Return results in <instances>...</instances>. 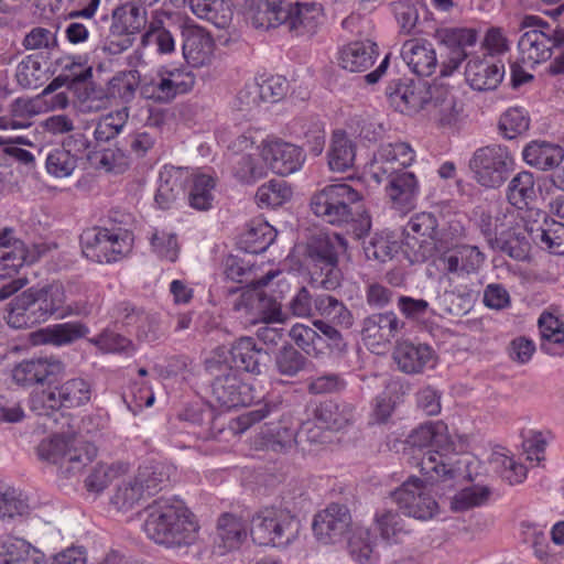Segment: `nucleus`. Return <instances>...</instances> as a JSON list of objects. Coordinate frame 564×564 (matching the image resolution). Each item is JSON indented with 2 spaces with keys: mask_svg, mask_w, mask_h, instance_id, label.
<instances>
[{
  "mask_svg": "<svg viewBox=\"0 0 564 564\" xmlns=\"http://www.w3.org/2000/svg\"><path fill=\"white\" fill-rule=\"evenodd\" d=\"M456 449L443 421L426 422L411 432L403 444L402 458L416 465L426 479L410 477L392 492L393 501L405 516L429 521L438 514L440 506L433 494L442 489L441 484L456 477V469L443 460V455Z\"/></svg>",
  "mask_w": 564,
  "mask_h": 564,
  "instance_id": "obj_1",
  "label": "nucleus"
},
{
  "mask_svg": "<svg viewBox=\"0 0 564 564\" xmlns=\"http://www.w3.org/2000/svg\"><path fill=\"white\" fill-rule=\"evenodd\" d=\"M324 10L316 1L267 0L252 14L257 28L285 25L296 35H312L323 21Z\"/></svg>",
  "mask_w": 564,
  "mask_h": 564,
  "instance_id": "obj_2",
  "label": "nucleus"
},
{
  "mask_svg": "<svg viewBox=\"0 0 564 564\" xmlns=\"http://www.w3.org/2000/svg\"><path fill=\"white\" fill-rule=\"evenodd\" d=\"M144 531L154 542L173 546L195 541L198 525L182 501L159 500L150 507Z\"/></svg>",
  "mask_w": 564,
  "mask_h": 564,
  "instance_id": "obj_3",
  "label": "nucleus"
},
{
  "mask_svg": "<svg viewBox=\"0 0 564 564\" xmlns=\"http://www.w3.org/2000/svg\"><path fill=\"white\" fill-rule=\"evenodd\" d=\"M521 34L518 43L521 62L534 67L551 59L547 73L564 74V45L551 35L549 22L538 15H525L521 22Z\"/></svg>",
  "mask_w": 564,
  "mask_h": 564,
  "instance_id": "obj_4",
  "label": "nucleus"
},
{
  "mask_svg": "<svg viewBox=\"0 0 564 564\" xmlns=\"http://www.w3.org/2000/svg\"><path fill=\"white\" fill-rule=\"evenodd\" d=\"M362 195L347 183L324 186L313 194L311 209L316 217L332 225L348 224L356 214L360 215V229L355 236L361 238L370 228V219L364 216Z\"/></svg>",
  "mask_w": 564,
  "mask_h": 564,
  "instance_id": "obj_5",
  "label": "nucleus"
},
{
  "mask_svg": "<svg viewBox=\"0 0 564 564\" xmlns=\"http://www.w3.org/2000/svg\"><path fill=\"white\" fill-rule=\"evenodd\" d=\"M260 161L242 159L236 169V176L246 183L254 182L270 170L278 175H290L299 171L305 161L303 150L276 137H268L258 149Z\"/></svg>",
  "mask_w": 564,
  "mask_h": 564,
  "instance_id": "obj_6",
  "label": "nucleus"
},
{
  "mask_svg": "<svg viewBox=\"0 0 564 564\" xmlns=\"http://www.w3.org/2000/svg\"><path fill=\"white\" fill-rule=\"evenodd\" d=\"M350 524L349 510L345 506L334 503L315 516L313 531L323 544H336L343 540L345 533L349 532L350 555L356 562L365 563L372 555V546L368 541L369 531L359 528L349 530Z\"/></svg>",
  "mask_w": 564,
  "mask_h": 564,
  "instance_id": "obj_7",
  "label": "nucleus"
},
{
  "mask_svg": "<svg viewBox=\"0 0 564 564\" xmlns=\"http://www.w3.org/2000/svg\"><path fill=\"white\" fill-rule=\"evenodd\" d=\"M63 365L57 360H37V384L42 388L43 408L55 410L74 408L90 400V387L84 379H73L61 387Z\"/></svg>",
  "mask_w": 564,
  "mask_h": 564,
  "instance_id": "obj_8",
  "label": "nucleus"
},
{
  "mask_svg": "<svg viewBox=\"0 0 564 564\" xmlns=\"http://www.w3.org/2000/svg\"><path fill=\"white\" fill-rule=\"evenodd\" d=\"M346 250L345 240L336 234L314 238L307 248L304 268L314 283L327 290L336 289L340 283V270L337 257Z\"/></svg>",
  "mask_w": 564,
  "mask_h": 564,
  "instance_id": "obj_9",
  "label": "nucleus"
},
{
  "mask_svg": "<svg viewBox=\"0 0 564 564\" xmlns=\"http://www.w3.org/2000/svg\"><path fill=\"white\" fill-rule=\"evenodd\" d=\"M299 528V521L286 509L267 507L253 514L250 536L258 545L279 547L289 544Z\"/></svg>",
  "mask_w": 564,
  "mask_h": 564,
  "instance_id": "obj_10",
  "label": "nucleus"
},
{
  "mask_svg": "<svg viewBox=\"0 0 564 564\" xmlns=\"http://www.w3.org/2000/svg\"><path fill=\"white\" fill-rule=\"evenodd\" d=\"M195 85V76L182 67H159L141 84L143 98L155 102H170L177 96L189 93Z\"/></svg>",
  "mask_w": 564,
  "mask_h": 564,
  "instance_id": "obj_11",
  "label": "nucleus"
},
{
  "mask_svg": "<svg viewBox=\"0 0 564 564\" xmlns=\"http://www.w3.org/2000/svg\"><path fill=\"white\" fill-rule=\"evenodd\" d=\"M414 160L415 151L405 142L382 144L364 167L360 178L368 186H377L389 174L410 166Z\"/></svg>",
  "mask_w": 564,
  "mask_h": 564,
  "instance_id": "obj_12",
  "label": "nucleus"
},
{
  "mask_svg": "<svg viewBox=\"0 0 564 564\" xmlns=\"http://www.w3.org/2000/svg\"><path fill=\"white\" fill-rule=\"evenodd\" d=\"M131 248V238L121 230L106 228L86 231L82 237L83 254L98 263L116 262Z\"/></svg>",
  "mask_w": 564,
  "mask_h": 564,
  "instance_id": "obj_13",
  "label": "nucleus"
},
{
  "mask_svg": "<svg viewBox=\"0 0 564 564\" xmlns=\"http://www.w3.org/2000/svg\"><path fill=\"white\" fill-rule=\"evenodd\" d=\"M429 105L432 126L442 133L453 134L465 126L464 104L451 88L443 85L433 86Z\"/></svg>",
  "mask_w": 564,
  "mask_h": 564,
  "instance_id": "obj_14",
  "label": "nucleus"
},
{
  "mask_svg": "<svg viewBox=\"0 0 564 564\" xmlns=\"http://www.w3.org/2000/svg\"><path fill=\"white\" fill-rule=\"evenodd\" d=\"M276 275L275 272L268 273L262 280L257 281L253 288L248 289L241 295L238 310L242 306L248 313V321L252 324L258 322L274 323L282 322L280 296L269 295L272 290L269 282Z\"/></svg>",
  "mask_w": 564,
  "mask_h": 564,
  "instance_id": "obj_15",
  "label": "nucleus"
},
{
  "mask_svg": "<svg viewBox=\"0 0 564 564\" xmlns=\"http://www.w3.org/2000/svg\"><path fill=\"white\" fill-rule=\"evenodd\" d=\"M512 164V156L506 148L500 145L478 149L469 163L477 181L482 186L491 188L498 187L503 183Z\"/></svg>",
  "mask_w": 564,
  "mask_h": 564,
  "instance_id": "obj_16",
  "label": "nucleus"
},
{
  "mask_svg": "<svg viewBox=\"0 0 564 564\" xmlns=\"http://www.w3.org/2000/svg\"><path fill=\"white\" fill-rule=\"evenodd\" d=\"M265 356V351L261 346L257 345L252 337H241L232 344L229 350L218 348L214 352V357L206 362L209 369L215 366L226 365L229 368L258 373L260 371V364Z\"/></svg>",
  "mask_w": 564,
  "mask_h": 564,
  "instance_id": "obj_17",
  "label": "nucleus"
},
{
  "mask_svg": "<svg viewBox=\"0 0 564 564\" xmlns=\"http://www.w3.org/2000/svg\"><path fill=\"white\" fill-rule=\"evenodd\" d=\"M430 94L431 89L411 79L393 80L386 89L389 106L408 117H414L425 109L430 104Z\"/></svg>",
  "mask_w": 564,
  "mask_h": 564,
  "instance_id": "obj_18",
  "label": "nucleus"
},
{
  "mask_svg": "<svg viewBox=\"0 0 564 564\" xmlns=\"http://www.w3.org/2000/svg\"><path fill=\"white\" fill-rule=\"evenodd\" d=\"M436 226V219L430 213H420L411 218L405 243L410 250H404L410 262H423L432 256Z\"/></svg>",
  "mask_w": 564,
  "mask_h": 564,
  "instance_id": "obj_19",
  "label": "nucleus"
},
{
  "mask_svg": "<svg viewBox=\"0 0 564 564\" xmlns=\"http://www.w3.org/2000/svg\"><path fill=\"white\" fill-rule=\"evenodd\" d=\"M393 360L400 371L415 375L434 369L438 364V356L427 344L402 340L393 350Z\"/></svg>",
  "mask_w": 564,
  "mask_h": 564,
  "instance_id": "obj_20",
  "label": "nucleus"
},
{
  "mask_svg": "<svg viewBox=\"0 0 564 564\" xmlns=\"http://www.w3.org/2000/svg\"><path fill=\"white\" fill-rule=\"evenodd\" d=\"M37 312L42 315H55L56 318H65L73 314L87 313L85 304L67 300L63 285L53 283L37 292Z\"/></svg>",
  "mask_w": 564,
  "mask_h": 564,
  "instance_id": "obj_21",
  "label": "nucleus"
},
{
  "mask_svg": "<svg viewBox=\"0 0 564 564\" xmlns=\"http://www.w3.org/2000/svg\"><path fill=\"white\" fill-rule=\"evenodd\" d=\"M43 456L55 464L67 462H90L95 458L97 449L93 444L79 441L77 437L55 436L50 441L48 448L43 446Z\"/></svg>",
  "mask_w": 564,
  "mask_h": 564,
  "instance_id": "obj_22",
  "label": "nucleus"
},
{
  "mask_svg": "<svg viewBox=\"0 0 564 564\" xmlns=\"http://www.w3.org/2000/svg\"><path fill=\"white\" fill-rule=\"evenodd\" d=\"M247 536L246 524L241 518L230 513L223 514L218 519L214 538V555L223 556L239 550Z\"/></svg>",
  "mask_w": 564,
  "mask_h": 564,
  "instance_id": "obj_23",
  "label": "nucleus"
},
{
  "mask_svg": "<svg viewBox=\"0 0 564 564\" xmlns=\"http://www.w3.org/2000/svg\"><path fill=\"white\" fill-rule=\"evenodd\" d=\"M289 84L285 77L272 75L261 82L252 80L238 93L239 100L245 105H256L259 101L276 102L288 93Z\"/></svg>",
  "mask_w": 564,
  "mask_h": 564,
  "instance_id": "obj_24",
  "label": "nucleus"
},
{
  "mask_svg": "<svg viewBox=\"0 0 564 564\" xmlns=\"http://www.w3.org/2000/svg\"><path fill=\"white\" fill-rule=\"evenodd\" d=\"M187 181L188 203L199 210L209 209L215 197L217 177L210 169H196L185 174Z\"/></svg>",
  "mask_w": 564,
  "mask_h": 564,
  "instance_id": "obj_25",
  "label": "nucleus"
},
{
  "mask_svg": "<svg viewBox=\"0 0 564 564\" xmlns=\"http://www.w3.org/2000/svg\"><path fill=\"white\" fill-rule=\"evenodd\" d=\"M401 55L409 68L419 76H430L437 67L436 51L425 40L406 41L402 46Z\"/></svg>",
  "mask_w": 564,
  "mask_h": 564,
  "instance_id": "obj_26",
  "label": "nucleus"
},
{
  "mask_svg": "<svg viewBox=\"0 0 564 564\" xmlns=\"http://www.w3.org/2000/svg\"><path fill=\"white\" fill-rule=\"evenodd\" d=\"M183 55L193 67H200L210 62L214 41L200 26L188 25L183 31Z\"/></svg>",
  "mask_w": 564,
  "mask_h": 564,
  "instance_id": "obj_27",
  "label": "nucleus"
},
{
  "mask_svg": "<svg viewBox=\"0 0 564 564\" xmlns=\"http://www.w3.org/2000/svg\"><path fill=\"white\" fill-rule=\"evenodd\" d=\"M378 56L377 44L367 41H354L338 51L337 61L341 68L349 72H365Z\"/></svg>",
  "mask_w": 564,
  "mask_h": 564,
  "instance_id": "obj_28",
  "label": "nucleus"
},
{
  "mask_svg": "<svg viewBox=\"0 0 564 564\" xmlns=\"http://www.w3.org/2000/svg\"><path fill=\"white\" fill-rule=\"evenodd\" d=\"M25 243L12 237V230L4 228L0 234V279H10L26 262Z\"/></svg>",
  "mask_w": 564,
  "mask_h": 564,
  "instance_id": "obj_29",
  "label": "nucleus"
},
{
  "mask_svg": "<svg viewBox=\"0 0 564 564\" xmlns=\"http://www.w3.org/2000/svg\"><path fill=\"white\" fill-rule=\"evenodd\" d=\"M419 193V181L410 172L397 175L387 186V195L393 207L402 213H408L415 207Z\"/></svg>",
  "mask_w": 564,
  "mask_h": 564,
  "instance_id": "obj_30",
  "label": "nucleus"
},
{
  "mask_svg": "<svg viewBox=\"0 0 564 564\" xmlns=\"http://www.w3.org/2000/svg\"><path fill=\"white\" fill-rule=\"evenodd\" d=\"M478 33L473 28L457 26V28H440L435 32V39L449 50L454 52L452 62L453 68L466 58L465 50L476 44Z\"/></svg>",
  "mask_w": 564,
  "mask_h": 564,
  "instance_id": "obj_31",
  "label": "nucleus"
},
{
  "mask_svg": "<svg viewBox=\"0 0 564 564\" xmlns=\"http://www.w3.org/2000/svg\"><path fill=\"white\" fill-rule=\"evenodd\" d=\"M505 66L502 63L486 61H469L466 66V79L476 90L495 89L502 80Z\"/></svg>",
  "mask_w": 564,
  "mask_h": 564,
  "instance_id": "obj_32",
  "label": "nucleus"
},
{
  "mask_svg": "<svg viewBox=\"0 0 564 564\" xmlns=\"http://www.w3.org/2000/svg\"><path fill=\"white\" fill-rule=\"evenodd\" d=\"M187 169L164 166L160 171L159 185L155 193V204L159 208L170 209L181 192Z\"/></svg>",
  "mask_w": 564,
  "mask_h": 564,
  "instance_id": "obj_33",
  "label": "nucleus"
},
{
  "mask_svg": "<svg viewBox=\"0 0 564 564\" xmlns=\"http://www.w3.org/2000/svg\"><path fill=\"white\" fill-rule=\"evenodd\" d=\"M522 158L531 166L547 170L562 163L564 151L558 144L534 140L524 147Z\"/></svg>",
  "mask_w": 564,
  "mask_h": 564,
  "instance_id": "obj_34",
  "label": "nucleus"
},
{
  "mask_svg": "<svg viewBox=\"0 0 564 564\" xmlns=\"http://www.w3.org/2000/svg\"><path fill=\"white\" fill-rule=\"evenodd\" d=\"M402 234L398 231L381 230L376 232L364 247L369 260L387 262L402 249Z\"/></svg>",
  "mask_w": 564,
  "mask_h": 564,
  "instance_id": "obj_35",
  "label": "nucleus"
},
{
  "mask_svg": "<svg viewBox=\"0 0 564 564\" xmlns=\"http://www.w3.org/2000/svg\"><path fill=\"white\" fill-rule=\"evenodd\" d=\"M538 192L534 175L531 172L522 171L509 182L506 196L512 206L524 209L535 202Z\"/></svg>",
  "mask_w": 564,
  "mask_h": 564,
  "instance_id": "obj_36",
  "label": "nucleus"
},
{
  "mask_svg": "<svg viewBox=\"0 0 564 564\" xmlns=\"http://www.w3.org/2000/svg\"><path fill=\"white\" fill-rule=\"evenodd\" d=\"M275 229L263 219L252 220L246 231L240 236L241 249L250 253L264 251L275 239Z\"/></svg>",
  "mask_w": 564,
  "mask_h": 564,
  "instance_id": "obj_37",
  "label": "nucleus"
},
{
  "mask_svg": "<svg viewBox=\"0 0 564 564\" xmlns=\"http://www.w3.org/2000/svg\"><path fill=\"white\" fill-rule=\"evenodd\" d=\"M542 336V349L552 356L564 355V323L551 313H543L539 318Z\"/></svg>",
  "mask_w": 564,
  "mask_h": 564,
  "instance_id": "obj_38",
  "label": "nucleus"
},
{
  "mask_svg": "<svg viewBox=\"0 0 564 564\" xmlns=\"http://www.w3.org/2000/svg\"><path fill=\"white\" fill-rule=\"evenodd\" d=\"M169 18L165 11H154L149 28L142 36L143 45L155 44L159 54H171L175 51V41L171 32L164 28L165 20Z\"/></svg>",
  "mask_w": 564,
  "mask_h": 564,
  "instance_id": "obj_39",
  "label": "nucleus"
},
{
  "mask_svg": "<svg viewBox=\"0 0 564 564\" xmlns=\"http://www.w3.org/2000/svg\"><path fill=\"white\" fill-rule=\"evenodd\" d=\"M530 235L541 248L554 254H564V224L543 214L542 227L536 230L530 228Z\"/></svg>",
  "mask_w": 564,
  "mask_h": 564,
  "instance_id": "obj_40",
  "label": "nucleus"
},
{
  "mask_svg": "<svg viewBox=\"0 0 564 564\" xmlns=\"http://www.w3.org/2000/svg\"><path fill=\"white\" fill-rule=\"evenodd\" d=\"M328 165L334 172H345L354 165L355 147L343 131H335L328 151Z\"/></svg>",
  "mask_w": 564,
  "mask_h": 564,
  "instance_id": "obj_41",
  "label": "nucleus"
},
{
  "mask_svg": "<svg viewBox=\"0 0 564 564\" xmlns=\"http://www.w3.org/2000/svg\"><path fill=\"white\" fill-rule=\"evenodd\" d=\"M31 507L24 492L12 486H0V518L19 519L29 517Z\"/></svg>",
  "mask_w": 564,
  "mask_h": 564,
  "instance_id": "obj_42",
  "label": "nucleus"
},
{
  "mask_svg": "<svg viewBox=\"0 0 564 564\" xmlns=\"http://www.w3.org/2000/svg\"><path fill=\"white\" fill-rule=\"evenodd\" d=\"M88 333L80 323H63L37 329V344H52L62 346L69 344Z\"/></svg>",
  "mask_w": 564,
  "mask_h": 564,
  "instance_id": "obj_43",
  "label": "nucleus"
},
{
  "mask_svg": "<svg viewBox=\"0 0 564 564\" xmlns=\"http://www.w3.org/2000/svg\"><path fill=\"white\" fill-rule=\"evenodd\" d=\"M35 291L28 289L17 296L8 314V324L13 328H26L35 324Z\"/></svg>",
  "mask_w": 564,
  "mask_h": 564,
  "instance_id": "obj_44",
  "label": "nucleus"
},
{
  "mask_svg": "<svg viewBox=\"0 0 564 564\" xmlns=\"http://www.w3.org/2000/svg\"><path fill=\"white\" fill-rule=\"evenodd\" d=\"M194 14L217 28H226L232 19L231 7L225 0H189Z\"/></svg>",
  "mask_w": 564,
  "mask_h": 564,
  "instance_id": "obj_45",
  "label": "nucleus"
},
{
  "mask_svg": "<svg viewBox=\"0 0 564 564\" xmlns=\"http://www.w3.org/2000/svg\"><path fill=\"white\" fill-rule=\"evenodd\" d=\"M147 24V12L144 9L124 4L113 12V30L119 34H135Z\"/></svg>",
  "mask_w": 564,
  "mask_h": 564,
  "instance_id": "obj_46",
  "label": "nucleus"
},
{
  "mask_svg": "<svg viewBox=\"0 0 564 564\" xmlns=\"http://www.w3.org/2000/svg\"><path fill=\"white\" fill-rule=\"evenodd\" d=\"M484 260V254L476 247L462 246L453 254L444 258V263L449 272L465 271L469 273L477 271Z\"/></svg>",
  "mask_w": 564,
  "mask_h": 564,
  "instance_id": "obj_47",
  "label": "nucleus"
},
{
  "mask_svg": "<svg viewBox=\"0 0 564 564\" xmlns=\"http://www.w3.org/2000/svg\"><path fill=\"white\" fill-rule=\"evenodd\" d=\"M530 116L521 107H510L499 118V130L507 139H514L525 133L530 128Z\"/></svg>",
  "mask_w": 564,
  "mask_h": 564,
  "instance_id": "obj_48",
  "label": "nucleus"
},
{
  "mask_svg": "<svg viewBox=\"0 0 564 564\" xmlns=\"http://www.w3.org/2000/svg\"><path fill=\"white\" fill-rule=\"evenodd\" d=\"M490 490L482 485H473L457 491L451 500L453 511H466L486 505L490 498Z\"/></svg>",
  "mask_w": 564,
  "mask_h": 564,
  "instance_id": "obj_49",
  "label": "nucleus"
},
{
  "mask_svg": "<svg viewBox=\"0 0 564 564\" xmlns=\"http://www.w3.org/2000/svg\"><path fill=\"white\" fill-rule=\"evenodd\" d=\"M491 464L499 469L510 485L520 484L527 478V468L517 463L506 448H499L492 453Z\"/></svg>",
  "mask_w": 564,
  "mask_h": 564,
  "instance_id": "obj_50",
  "label": "nucleus"
},
{
  "mask_svg": "<svg viewBox=\"0 0 564 564\" xmlns=\"http://www.w3.org/2000/svg\"><path fill=\"white\" fill-rule=\"evenodd\" d=\"M293 195L292 188L284 181H270L259 187L257 203L260 207H279L289 202Z\"/></svg>",
  "mask_w": 564,
  "mask_h": 564,
  "instance_id": "obj_51",
  "label": "nucleus"
},
{
  "mask_svg": "<svg viewBox=\"0 0 564 564\" xmlns=\"http://www.w3.org/2000/svg\"><path fill=\"white\" fill-rule=\"evenodd\" d=\"M315 306L323 316L333 319L338 325L346 328L352 325L351 313L336 299L332 296H321L316 300Z\"/></svg>",
  "mask_w": 564,
  "mask_h": 564,
  "instance_id": "obj_52",
  "label": "nucleus"
},
{
  "mask_svg": "<svg viewBox=\"0 0 564 564\" xmlns=\"http://www.w3.org/2000/svg\"><path fill=\"white\" fill-rule=\"evenodd\" d=\"M76 166V158L65 148L55 149L46 159L47 172L56 177L69 176Z\"/></svg>",
  "mask_w": 564,
  "mask_h": 564,
  "instance_id": "obj_53",
  "label": "nucleus"
},
{
  "mask_svg": "<svg viewBox=\"0 0 564 564\" xmlns=\"http://www.w3.org/2000/svg\"><path fill=\"white\" fill-rule=\"evenodd\" d=\"M31 544L23 539H0V564H15L30 554Z\"/></svg>",
  "mask_w": 564,
  "mask_h": 564,
  "instance_id": "obj_54",
  "label": "nucleus"
},
{
  "mask_svg": "<svg viewBox=\"0 0 564 564\" xmlns=\"http://www.w3.org/2000/svg\"><path fill=\"white\" fill-rule=\"evenodd\" d=\"M153 251L163 259L175 261L178 254V242L174 234L166 230L155 229L151 236Z\"/></svg>",
  "mask_w": 564,
  "mask_h": 564,
  "instance_id": "obj_55",
  "label": "nucleus"
},
{
  "mask_svg": "<svg viewBox=\"0 0 564 564\" xmlns=\"http://www.w3.org/2000/svg\"><path fill=\"white\" fill-rule=\"evenodd\" d=\"M416 0H399L392 3L397 22L404 34H410L419 20V12L415 8Z\"/></svg>",
  "mask_w": 564,
  "mask_h": 564,
  "instance_id": "obj_56",
  "label": "nucleus"
},
{
  "mask_svg": "<svg viewBox=\"0 0 564 564\" xmlns=\"http://www.w3.org/2000/svg\"><path fill=\"white\" fill-rule=\"evenodd\" d=\"M546 445V434L539 431H529L522 443L527 459L531 464L539 465L544 459Z\"/></svg>",
  "mask_w": 564,
  "mask_h": 564,
  "instance_id": "obj_57",
  "label": "nucleus"
},
{
  "mask_svg": "<svg viewBox=\"0 0 564 564\" xmlns=\"http://www.w3.org/2000/svg\"><path fill=\"white\" fill-rule=\"evenodd\" d=\"M96 346L102 352L122 354L126 356L134 351L132 341L112 332H106L95 339Z\"/></svg>",
  "mask_w": 564,
  "mask_h": 564,
  "instance_id": "obj_58",
  "label": "nucleus"
},
{
  "mask_svg": "<svg viewBox=\"0 0 564 564\" xmlns=\"http://www.w3.org/2000/svg\"><path fill=\"white\" fill-rule=\"evenodd\" d=\"M150 482V480H145L144 484L135 482L134 485L119 488L113 497V503L120 509L131 507L142 498L145 490L150 492V490L154 488Z\"/></svg>",
  "mask_w": 564,
  "mask_h": 564,
  "instance_id": "obj_59",
  "label": "nucleus"
},
{
  "mask_svg": "<svg viewBox=\"0 0 564 564\" xmlns=\"http://www.w3.org/2000/svg\"><path fill=\"white\" fill-rule=\"evenodd\" d=\"M291 338L307 354H315L323 338L311 327L296 324L290 332Z\"/></svg>",
  "mask_w": 564,
  "mask_h": 564,
  "instance_id": "obj_60",
  "label": "nucleus"
},
{
  "mask_svg": "<svg viewBox=\"0 0 564 564\" xmlns=\"http://www.w3.org/2000/svg\"><path fill=\"white\" fill-rule=\"evenodd\" d=\"M123 471L122 466L99 465L86 479V487L89 491L99 492L104 490L110 481Z\"/></svg>",
  "mask_w": 564,
  "mask_h": 564,
  "instance_id": "obj_61",
  "label": "nucleus"
},
{
  "mask_svg": "<svg viewBox=\"0 0 564 564\" xmlns=\"http://www.w3.org/2000/svg\"><path fill=\"white\" fill-rule=\"evenodd\" d=\"M293 132L299 137H303L307 139V143L310 144V150L318 155L322 153L325 143V132L323 126L319 122L315 121H304L301 124L302 133L297 132L296 126L293 128Z\"/></svg>",
  "mask_w": 564,
  "mask_h": 564,
  "instance_id": "obj_62",
  "label": "nucleus"
},
{
  "mask_svg": "<svg viewBox=\"0 0 564 564\" xmlns=\"http://www.w3.org/2000/svg\"><path fill=\"white\" fill-rule=\"evenodd\" d=\"M402 519L391 510H379L376 513V524L383 539L390 540L402 532Z\"/></svg>",
  "mask_w": 564,
  "mask_h": 564,
  "instance_id": "obj_63",
  "label": "nucleus"
},
{
  "mask_svg": "<svg viewBox=\"0 0 564 564\" xmlns=\"http://www.w3.org/2000/svg\"><path fill=\"white\" fill-rule=\"evenodd\" d=\"M481 46L489 55H502L509 51V41L501 28L492 26L485 33Z\"/></svg>",
  "mask_w": 564,
  "mask_h": 564,
  "instance_id": "obj_64",
  "label": "nucleus"
}]
</instances>
